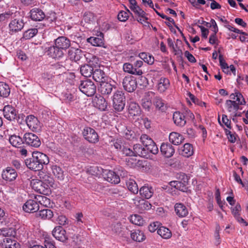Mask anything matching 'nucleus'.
Wrapping results in <instances>:
<instances>
[{
	"label": "nucleus",
	"instance_id": "1",
	"mask_svg": "<svg viewBox=\"0 0 248 248\" xmlns=\"http://www.w3.org/2000/svg\"><path fill=\"white\" fill-rule=\"evenodd\" d=\"M49 162L48 156L40 152H33L32 154V157L25 160L27 167L34 171L41 170L43 168L44 165H47Z\"/></svg>",
	"mask_w": 248,
	"mask_h": 248
},
{
	"label": "nucleus",
	"instance_id": "2",
	"mask_svg": "<svg viewBox=\"0 0 248 248\" xmlns=\"http://www.w3.org/2000/svg\"><path fill=\"white\" fill-rule=\"evenodd\" d=\"M3 116L5 118L10 121H16L21 124L23 122L24 115L18 114L16 109L11 105L5 106L3 109Z\"/></svg>",
	"mask_w": 248,
	"mask_h": 248
},
{
	"label": "nucleus",
	"instance_id": "3",
	"mask_svg": "<svg viewBox=\"0 0 248 248\" xmlns=\"http://www.w3.org/2000/svg\"><path fill=\"white\" fill-rule=\"evenodd\" d=\"M38 176L41 180V186H43L42 183H44L45 185V186L43 187L44 189H42L41 188H39L38 191L40 193L46 194L49 191L48 187L49 186H52L54 184L53 179L49 173L44 171H40L38 174Z\"/></svg>",
	"mask_w": 248,
	"mask_h": 248
},
{
	"label": "nucleus",
	"instance_id": "4",
	"mask_svg": "<svg viewBox=\"0 0 248 248\" xmlns=\"http://www.w3.org/2000/svg\"><path fill=\"white\" fill-rule=\"evenodd\" d=\"M78 88L82 93L88 96H93L96 93V86L90 80L81 81Z\"/></svg>",
	"mask_w": 248,
	"mask_h": 248
},
{
	"label": "nucleus",
	"instance_id": "5",
	"mask_svg": "<svg viewBox=\"0 0 248 248\" xmlns=\"http://www.w3.org/2000/svg\"><path fill=\"white\" fill-rule=\"evenodd\" d=\"M140 140L146 150L150 153L156 155L158 152V149L153 140L147 135L142 134Z\"/></svg>",
	"mask_w": 248,
	"mask_h": 248
},
{
	"label": "nucleus",
	"instance_id": "6",
	"mask_svg": "<svg viewBox=\"0 0 248 248\" xmlns=\"http://www.w3.org/2000/svg\"><path fill=\"white\" fill-rule=\"evenodd\" d=\"M125 104V98L122 91L116 92L113 97V106L114 108L118 111L123 110Z\"/></svg>",
	"mask_w": 248,
	"mask_h": 248
},
{
	"label": "nucleus",
	"instance_id": "7",
	"mask_svg": "<svg viewBox=\"0 0 248 248\" xmlns=\"http://www.w3.org/2000/svg\"><path fill=\"white\" fill-rule=\"evenodd\" d=\"M82 135L84 139L90 143H95L99 141L98 134L94 129L91 127H85L82 131Z\"/></svg>",
	"mask_w": 248,
	"mask_h": 248
},
{
	"label": "nucleus",
	"instance_id": "8",
	"mask_svg": "<svg viewBox=\"0 0 248 248\" xmlns=\"http://www.w3.org/2000/svg\"><path fill=\"white\" fill-rule=\"evenodd\" d=\"M122 84L124 89L129 93L134 92L137 87V80L132 76L125 77L123 80Z\"/></svg>",
	"mask_w": 248,
	"mask_h": 248
},
{
	"label": "nucleus",
	"instance_id": "9",
	"mask_svg": "<svg viewBox=\"0 0 248 248\" xmlns=\"http://www.w3.org/2000/svg\"><path fill=\"white\" fill-rule=\"evenodd\" d=\"M25 121L29 128L32 131H41L42 125L36 117L33 115H29L26 117Z\"/></svg>",
	"mask_w": 248,
	"mask_h": 248
},
{
	"label": "nucleus",
	"instance_id": "10",
	"mask_svg": "<svg viewBox=\"0 0 248 248\" xmlns=\"http://www.w3.org/2000/svg\"><path fill=\"white\" fill-rule=\"evenodd\" d=\"M23 140L26 144L33 147L37 148L41 145V141L39 138L32 133H25L24 135Z\"/></svg>",
	"mask_w": 248,
	"mask_h": 248
},
{
	"label": "nucleus",
	"instance_id": "11",
	"mask_svg": "<svg viewBox=\"0 0 248 248\" xmlns=\"http://www.w3.org/2000/svg\"><path fill=\"white\" fill-rule=\"evenodd\" d=\"M39 209V205L36 200H29L23 206V210L27 213H34Z\"/></svg>",
	"mask_w": 248,
	"mask_h": 248
},
{
	"label": "nucleus",
	"instance_id": "12",
	"mask_svg": "<svg viewBox=\"0 0 248 248\" xmlns=\"http://www.w3.org/2000/svg\"><path fill=\"white\" fill-rule=\"evenodd\" d=\"M53 236L57 240L64 242L68 238L66 235V231L61 226H56L52 231Z\"/></svg>",
	"mask_w": 248,
	"mask_h": 248
},
{
	"label": "nucleus",
	"instance_id": "13",
	"mask_svg": "<svg viewBox=\"0 0 248 248\" xmlns=\"http://www.w3.org/2000/svg\"><path fill=\"white\" fill-rule=\"evenodd\" d=\"M155 93L152 91L146 93L141 100V105L144 108L149 110L152 106V99H154Z\"/></svg>",
	"mask_w": 248,
	"mask_h": 248
},
{
	"label": "nucleus",
	"instance_id": "14",
	"mask_svg": "<svg viewBox=\"0 0 248 248\" xmlns=\"http://www.w3.org/2000/svg\"><path fill=\"white\" fill-rule=\"evenodd\" d=\"M161 154L166 157H171L175 153L174 147L169 143H163L160 146Z\"/></svg>",
	"mask_w": 248,
	"mask_h": 248
},
{
	"label": "nucleus",
	"instance_id": "15",
	"mask_svg": "<svg viewBox=\"0 0 248 248\" xmlns=\"http://www.w3.org/2000/svg\"><path fill=\"white\" fill-rule=\"evenodd\" d=\"M94 106L101 111H105L107 108L108 103L106 99L101 95H96L93 99Z\"/></svg>",
	"mask_w": 248,
	"mask_h": 248
},
{
	"label": "nucleus",
	"instance_id": "16",
	"mask_svg": "<svg viewBox=\"0 0 248 248\" xmlns=\"http://www.w3.org/2000/svg\"><path fill=\"white\" fill-rule=\"evenodd\" d=\"M17 176L16 170L12 167H7L3 170L2 174V178L6 181L12 182L15 180Z\"/></svg>",
	"mask_w": 248,
	"mask_h": 248
},
{
	"label": "nucleus",
	"instance_id": "17",
	"mask_svg": "<svg viewBox=\"0 0 248 248\" xmlns=\"http://www.w3.org/2000/svg\"><path fill=\"white\" fill-rule=\"evenodd\" d=\"M55 45L62 51L68 48L70 45V41L65 36H60L55 40Z\"/></svg>",
	"mask_w": 248,
	"mask_h": 248
},
{
	"label": "nucleus",
	"instance_id": "18",
	"mask_svg": "<svg viewBox=\"0 0 248 248\" xmlns=\"http://www.w3.org/2000/svg\"><path fill=\"white\" fill-rule=\"evenodd\" d=\"M47 54L52 58L59 59L63 55V52L55 45L48 47L46 51Z\"/></svg>",
	"mask_w": 248,
	"mask_h": 248
},
{
	"label": "nucleus",
	"instance_id": "19",
	"mask_svg": "<svg viewBox=\"0 0 248 248\" xmlns=\"http://www.w3.org/2000/svg\"><path fill=\"white\" fill-rule=\"evenodd\" d=\"M24 26V22L22 19H15L9 24L10 31L13 32H17L21 31Z\"/></svg>",
	"mask_w": 248,
	"mask_h": 248
},
{
	"label": "nucleus",
	"instance_id": "20",
	"mask_svg": "<svg viewBox=\"0 0 248 248\" xmlns=\"http://www.w3.org/2000/svg\"><path fill=\"white\" fill-rule=\"evenodd\" d=\"M68 55L71 60L77 62L80 61L82 58V51L81 49L71 47L68 50Z\"/></svg>",
	"mask_w": 248,
	"mask_h": 248
},
{
	"label": "nucleus",
	"instance_id": "21",
	"mask_svg": "<svg viewBox=\"0 0 248 248\" xmlns=\"http://www.w3.org/2000/svg\"><path fill=\"white\" fill-rule=\"evenodd\" d=\"M87 42L93 46L106 47L104 43V34L102 32H100L97 37H91L88 38Z\"/></svg>",
	"mask_w": 248,
	"mask_h": 248
},
{
	"label": "nucleus",
	"instance_id": "22",
	"mask_svg": "<svg viewBox=\"0 0 248 248\" xmlns=\"http://www.w3.org/2000/svg\"><path fill=\"white\" fill-rule=\"evenodd\" d=\"M174 210L176 215L180 217H185L188 214V209L182 203H176L174 205Z\"/></svg>",
	"mask_w": 248,
	"mask_h": 248
},
{
	"label": "nucleus",
	"instance_id": "23",
	"mask_svg": "<svg viewBox=\"0 0 248 248\" xmlns=\"http://www.w3.org/2000/svg\"><path fill=\"white\" fill-rule=\"evenodd\" d=\"M179 154L185 156L189 157L194 153L193 147L190 143H186L179 149Z\"/></svg>",
	"mask_w": 248,
	"mask_h": 248
},
{
	"label": "nucleus",
	"instance_id": "24",
	"mask_svg": "<svg viewBox=\"0 0 248 248\" xmlns=\"http://www.w3.org/2000/svg\"><path fill=\"white\" fill-rule=\"evenodd\" d=\"M113 86L110 83L104 80L100 83L98 91L103 95H108L113 90Z\"/></svg>",
	"mask_w": 248,
	"mask_h": 248
},
{
	"label": "nucleus",
	"instance_id": "25",
	"mask_svg": "<svg viewBox=\"0 0 248 248\" xmlns=\"http://www.w3.org/2000/svg\"><path fill=\"white\" fill-rule=\"evenodd\" d=\"M30 17L33 20L41 21L45 18L46 16L41 9L33 8L30 11Z\"/></svg>",
	"mask_w": 248,
	"mask_h": 248
},
{
	"label": "nucleus",
	"instance_id": "26",
	"mask_svg": "<svg viewBox=\"0 0 248 248\" xmlns=\"http://www.w3.org/2000/svg\"><path fill=\"white\" fill-rule=\"evenodd\" d=\"M173 120L178 126H183L186 124L185 116L179 111H176L173 113Z\"/></svg>",
	"mask_w": 248,
	"mask_h": 248
},
{
	"label": "nucleus",
	"instance_id": "27",
	"mask_svg": "<svg viewBox=\"0 0 248 248\" xmlns=\"http://www.w3.org/2000/svg\"><path fill=\"white\" fill-rule=\"evenodd\" d=\"M105 179L111 184H117L120 182L119 176L112 170H109L107 172Z\"/></svg>",
	"mask_w": 248,
	"mask_h": 248
},
{
	"label": "nucleus",
	"instance_id": "28",
	"mask_svg": "<svg viewBox=\"0 0 248 248\" xmlns=\"http://www.w3.org/2000/svg\"><path fill=\"white\" fill-rule=\"evenodd\" d=\"M123 70L125 72L132 75L140 76L143 74L141 70H136V69H134L133 65L128 62L124 64Z\"/></svg>",
	"mask_w": 248,
	"mask_h": 248
},
{
	"label": "nucleus",
	"instance_id": "29",
	"mask_svg": "<svg viewBox=\"0 0 248 248\" xmlns=\"http://www.w3.org/2000/svg\"><path fill=\"white\" fill-rule=\"evenodd\" d=\"M93 79L100 83L105 80L106 74L103 70L99 69H95L92 75Z\"/></svg>",
	"mask_w": 248,
	"mask_h": 248
},
{
	"label": "nucleus",
	"instance_id": "30",
	"mask_svg": "<svg viewBox=\"0 0 248 248\" xmlns=\"http://www.w3.org/2000/svg\"><path fill=\"white\" fill-rule=\"evenodd\" d=\"M184 140L183 136L177 132H172L170 134L169 140L174 145L181 144Z\"/></svg>",
	"mask_w": 248,
	"mask_h": 248
},
{
	"label": "nucleus",
	"instance_id": "31",
	"mask_svg": "<svg viewBox=\"0 0 248 248\" xmlns=\"http://www.w3.org/2000/svg\"><path fill=\"white\" fill-rule=\"evenodd\" d=\"M133 151L134 156H140L141 157H146L147 155V150L143 148L140 144H136L133 146Z\"/></svg>",
	"mask_w": 248,
	"mask_h": 248
},
{
	"label": "nucleus",
	"instance_id": "32",
	"mask_svg": "<svg viewBox=\"0 0 248 248\" xmlns=\"http://www.w3.org/2000/svg\"><path fill=\"white\" fill-rule=\"evenodd\" d=\"M36 215L42 219H50L53 217V213L49 209H44L39 211Z\"/></svg>",
	"mask_w": 248,
	"mask_h": 248
},
{
	"label": "nucleus",
	"instance_id": "33",
	"mask_svg": "<svg viewBox=\"0 0 248 248\" xmlns=\"http://www.w3.org/2000/svg\"><path fill=\"white\" fill-rule=\"evenodd\" d=\"M140 195L146 199H150L154 193V189L151 186H143L139 190Z\"/></svg>",
	"mask_w": 248,
	"mask_h": 248
},
{
	"label": "nucleus",
	"instance_id": "34",
	"mask_svg": "<svg viewBox=\"0 0 248 248\" xmlns=\"http://www.w3.org/2000/svg\"><path fill=\"white\" fill-rule=\"evenodd\" d=\"M128 112L131 116H139L140 114V107L136 103L131 102L129 105Z\"/></svg>",
	"mask_w": 248,
	"mask_h": 248
},
{
	"label": "nucleus",
	"instance_id": "35",
	"mask_svg": "<svg viewBox=\"0 0 248 248\" xmlns=\"http://www.w3.org/2000/svg\"><path fill=\"white\" fill-rule=\"evenodd\" d=\"M153 103L156 108L161 111H165L166 109V106L165 104V101L159 96L155 95Z\"/></svg>",
	"mask_w": 248,
	"mask_h": 248
},
{
	"label": "nucleus",
	"instance_id": "36",
	"mask_svg": "<svg viewBox=\"0 0 248 248\" xmlns=\"http://www.w3.org/2000/svg\"><path fill=\"white\" fill-rule=\"evenodd\" d=\"M170 81L168 78H161L158 83L157 89L160 93H163L169 88L170 86Z\"/></svg>",
	"mask_w": 248,
	"mask_h": 248
},
{
	"label": "nucleus",
	"instance_id": "37",
	"mask_svg": "<svg viewBox=\"0 0 248 248\" xmlns=\"http://www.w3.org/2000/svg\"><path fill=\"white\" fill-rule=\"evenodd\" d=\"M9 140L12 146L17 148L20 147L24 142V140L16 135L11 136Z\"/></svg>",
	"mask_w": 248,
	"mask_h": 248
},
{
	"label": "nucleus",
	"instance_id": "38",
	"mask_svg": "<svg viewBox=\"0 0 248 248\" xmlns=\"http://www.w3.org/2000/svg\"><path fill=\"white\" fill-rule=\"evenodd\" d=\"M131 237L135 241L140 242L145 239L143 232L140 230H135L131 233Z\"/></svg>",
	"mask_w": 248,
	"mask_h": 248
},
{
	"label": "nucleus",
	"instance_id": "39",
	"mask_svg": "<svg viewBox=\"0 0 248 248\" xmlns=\"http://www.w3.org/2000/svg\"><path fill=\"white\" fill-rule=\"evenodd\" d=\"M80 72L84 77H90L93 74V69L91 65L85 64L80 67Z\"/></svg>",
	"mask_w": 248,
	"mask_h": 248
},
{
	"label": "nucleus",
	"instance_id": "40",
	"mask_svg": "<svg viewBox=\"0 0 248 248\" xmlns=\"http://www.w3.org/2000/svg\"><path fill=\"white\" fill-rule=\"evenodd\" d=\"M53 175L59 180H62L64 179L63 171L62 168L57 165H53L51 168Z\"/></svg>",
	"mask_w": 248,
	"mask_h": 248
},
{
	"label": "nucleus",
	"instance_id": "41",
	"mask_svg": "<svg viewBox=\"0 0 248 248\" xmlns=\"http://www.w3.org/2000/svg\"><path fill=\"white\" fill-rule=\"evenodd\" d=\"M157 233L164 239H169L171 237L170 231L167 228L162 226L157 230Z\"/></svg>",
	"mask_w": 248,
	"mask_h": 248
},
{
	"label": "nucleus",
	"instance_id": "42",
	"mask_svg": "<svg viewBox=\"0 0 248 248\" xmlns=\"http://www.w3.org/2000/svg\"><path fill=\"white\" fill-rule=\"evenodd\" d=\"M10 93V89L8 84L0 82V97H7Z\"/></svg>",
	"mask_w": 248,
	"mask_h": 248
},
{
	"label": "nucleus",
	"instance_id": "43",
	"mask_svg": "<svg viewBox=\"0 0 248 248\" xmlns=\"http://www.w3.org/2000/svg\"><path fill=\"white\" fill-rule=\"evenodd\" d=\"M170 184L172 187L183 192L186 191L187 189V185L185 183H182V181H173L170 182Z\"/></svg>",
	"mask_w": 248,
	"mask_h": 248
},
{
	"label": "nucleus",
	"instance_id": "44",
	"mask_svg": "<svg viewBox=\"0 0 248 248\" xmlns=\"http://www.w3.org/2000/svg\"><path fill=\"white\" fill-rule=\"evenodd\" d=\"M137 208L141 211L142 212L144 210H147L151 209V204L149 202L144 200H141L138 201V204H136Z\"/></svg>",
	"mask_w": 248,
	"mask_h": 248
},
{
	"label": "nucleus",
	"instance_id": "45",
	"mask_svg": "<svg viewBox=\"0 0 248 248\" xmlns=\"http://www.w3.org/2000/svg\"><path fill=\"white\" fill-rule=\"evenodd\" d=\"M126 186L129 191L134 194H137L139 191L138 185L133 180H129L126 182Z\"/></svg>",
	"mask_w": 248,
	"mask_h": 248
},
{
	"label": "nucleus",
	"instance_id": "46",
	"mask_svg": "<svg viewBox=\"0 0 248 248\" xmlns=\"http://www.w3.org/2000/svg\"><path fill=\"white\" fill-rule=\"evenodd\" d=\"M140 58L148 64H152L154 62V58L153 56L146 53L142 52L139 54Z\"/></svg>",
	"mask_w": 248,
	"mask_h": 248
},
{
	"label": "nucleus",
	"instance_id": "47",
	"mask_svg": "<svg viewBox=\"0 0 248 248\" xmlns=\"http://www.w3.org/2000/svg\"><path fill=\"white\" fill-rule=\"evenodd\" d=\"M130 221L133 224L139 226H141L143 225L144 220L140 216L135 214L131 216Z\"/></svg>",
	"mask_w": 248,
	"mask_h": 248
},
{
	"label": "nucleus",
	"instance_id": "48",
	"mask_svg": "<svg viewBox=\"0 0 248 248\" xmlns=\"http://www.w3.org/2000/svg\"><path fill=\"white\" fill-rule=\"evenodd\" d=\"M35 199L38 203H39L45 206L46 207L50 204V200L46 196L37 195L35 197Z\"/></svg>",
	"mask_w": 248,
	"mask_h": 248
},
{
	"label": "nucleus",
	"instance_id": "49",
	"mask_svg": "<svg viewBox=\"0 0 248 248\" xmlns=\"http://www.w3.org/2000/svg\"><path fill=\"white\" fill-rule=\"evenodd\" d=\"M38 32V30L36 28H32L24 32L23 38L25 39H30L34 37Z\"/></svg>",
	"mask_w": 248,
	"mask_h": 248
},
{
	"label": "nucleus",
	"instance_id": "50",
	"mask_svg": "<svg viewBox=\"0 0 248 248\" xmlns=\"http://www.w3.org/2000/svg\"><path fill=\"white\" fill-rule=\"evenodd\" d=\"M0 234L6 236H15L16 235V232L14 231V229L11 228H3L0 230Z\"/></svg>",
	"mask_w": 248,
	"mask_h": 248
},
{
	"label": "nucleus",
	"instance_id": "51",
	"mask_svg": "<svg viewBox=\"0 0 248 248\" xmlns=\"http://www.w3.org/2000/svg\"><path fill=\"white\" fill-rule=\"evenodd\" d=\"M127 12L124 11H120L118 15V19L122 22H125L126 21L128 17H129V14H131L129 10L127 9Z\"/></svg>",
	"mask_w": 248,
	"mask_h": 248
},
{
	"label": "nucleus",
	"instance_id": "52",
	"mask_svg": "<svg viewBox=\"0 0 248 248\" xmlns=\"http://www.w3.org/2000/svg\"><path fill=\"white\" fill-rule=\"evenodd\" d=\"M131 10L139 16H141V17L144 18L145 20H148V18L145 16L146 13L139 6L134 7V8L132 9Z\"/></svg>",
	"mask_w": 248,
	"mask_h": 248
},
{
	"label": "nucleus",
	"instance_id": "53",
	"mask_svg": "<svg viewBox=\"0 0 248 248\" xmlns=\"http://www.w3.org/2000/svg\"><path fill=\"white\" fill-rule=\"evenodd\" d=\"M62 99L67 103H70L73 101L75 98L74 95L68 92L64 93L62 94Z\"/></svg>",
	"mask_w": 248,
	"mask_h": 248
},
{
	"label": "nucleus",
	"instance_id": "54",
	"mask_svg": "<svg viewBox=\"0 0 248 248\" xmlns=\"http://www.w3.org/2000/svg\"><path fill=\"white\" fill-rule=\"evenodd\" d=\"M5 240L7 243L6 244V248L8 247L9 248H16V246L19 245L18 243H16V242L14 240H12L11 239L8 238H5Z\"/></svg>",
	"mask_w": 248,
	"mask_h": 248
},
{
	"label": "nucleus",
	"instance_id": "55",
	"mask_svg": "<svg viewBox=\"0 0 248 248\" xmlns=\"http://www.w3.org/2000/svg\"><path fill=\"white\" fill-rule=\"evenodd\" d=\"M241 210V207L239 204H237L233 208H232V212L235 218L240 216L239 212Z\"/></svg>",
	"mask_w": 248,
	"mask_h": 248
},
{
	"label": "nucleus",
	"instance_id": "56",
	"mask_svg": "<svg viewBox=\"0 0 248 248\" xmlns=\"http://www.w3.org/2000/svg\"><path fill=\"white\" fill-rule=\"evenodd\" d=\"M160 223L158 222H154L150 224L148 226L149 231L150 232H153L156 230H157L159 228Z\"/></svg>",
	"mask_w": 248,
	"mask_h": 248
},
{
	"label": "nucleus",
	"instance_id": "57",
	"mask_svg": "<svg viewBox=\"0 0 248 248\" xmlns=\"http://www.w3.org/2000/svg\"><path fill=\"white\" fill-rule=\"evenodd\" d=\"M124 228H123L121 223L120 222H117L114 225L112 231L115 233L120 234L121 233L122 230Z\"/></svg>",
	"mask_w": 248,
	"mask_h": 248
},
{
	"label": "nucleus",
	"instance_id": "58",
	"mask_svg": "<svg viewBox=\"0 0 248 248\" xmlns=\"http://www.w3.org/2000/svg\"><path fill=\"white\" fill-rule=\"evenodd\" d=\"M122 152L123 154L125 156H134L133 150H131L129 148L126 147H123L122 150Z\"/></svg>",
	"mask_w": 248,
	"mask_h": 248
},
{
	"label": "nucleus",
	"instance_id": "59",
	"mask_svg": "<svg viewBox=\"0 0 248 248\" xmlns=\"http://www.w3.org/2000/svg\"><path fill=\"white\" fill-rule=\"evenodd\" d=\"M219 61L220 63V66L222 69H227L228 70L229 69V66H228L227 63L225 62L223 55L220 54L219 55Z\"/></svg>",
	"mask_w": 248,
	"mask_h": 248
},
{
	"label": "nucleus",
	"instance_id": "60",
	"mask_svg": "<svg viewBox=\"0 0 248 248\" xmlns=\"http://www.w3.org/2000/svg\"><path fill=\"white\" fill-rule=\"evenodd\" d=\"M45 248H56L53 242L48 237H46L44 241Z\"/></svg>",
	"mask_w": 248,
	"mask_h": 248
},
{
	"label": "nucleus",
	"instance_id": "61",
	"mask_svg": "<svg viewBox=\"0 0 248 248\" xmlns=\"http://www.w3.org/2000/svg\"><path fill=\"white\" fill-rule=\"evenodd\" d=\"M236 101H237L240 105H245L246 104L245 99L241 93L236 92Z\"/></svg>",
	"mask_w": 248,
	"mask_h": 248
},
{
	"label": "nucleus",
	"instance_id": "62",
	"mask_svg": "<svg viewBox=\"0 0 248 248\" xmlns=\"http://www.w3.org/2000/svg\"><path fill=\"white\" fill-rule=\"evenodd\" d=\"M57 221L58 223L61 225H64L67 224V218L63 215L59 216Z\"/></svg>",
	"mask_w": 248,
	"mask_h": 248
},
{
	"label": "nucleus",
	"instance_id": "63",
	"mask_svg": "<svg viewBox=\"0 0 248 248\" xmlns=\"http://www.w3.org/2000/svg\"><path fill=\"white\" fill-rule=\"evenodd\" d=\"M226 133L227 135V137L229 141L232 143H234L235 142L236 138L234 135L232 133V132L228 130H226Z\"/></svg>",
	"mask_w": 248,
	"mask_h": 248
},
{
	"label": "nucleus",
	"instance_id": "64",
	"mask_svg": "<svg viewBox=\"0 0 248 248\" xmlns=\"http://www.w3.org/2000/svg\"><path fill=\"white\" fill-rule=\"evenodd\" d=\"M185 56L190 62L193 63L196 62V60L195 57L188 51H186L185 52Z\"/></svg>",
	"mask_w": 248,
	"mask_h": 248
}]
</instances>
